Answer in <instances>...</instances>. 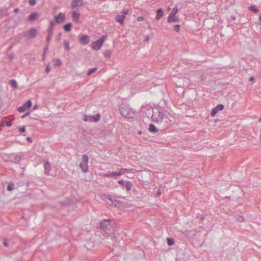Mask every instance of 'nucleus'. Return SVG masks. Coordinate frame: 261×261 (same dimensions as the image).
I'll return each mask as SVG.
<instances>
[{
    "label": "nucleus",
    "mask_w": 261,
    "mask_h": 261,
    "mask_svg": "<svg viewBox=\"0 0 261 261\" xmlns=\"http://www.w3.org/2000/svg\"><path fill=\"white\" fill-rule=\"evenodd\" d=\"M100 228L106 233L109 234V237L112 239L116 238V234L111 232L114 229L110 219L102 220L100 223Z\"/></svg>",
    "instance_id": "nucleus-1"
},
{
    "label": "nucleus",
    "mask_w": 261,
    "mask_h": 261,
    "mask_svg": "<svg viewBox=\"0 0 261 261\" xmlns=\"http://www.w3.org/2000/svg\"><path fill=\"white\" fill-rule=\"evenodd\" d=\"M89 161L88 156L86 154H84L82 156V162L80 164V168L81 169L83 173H86L88 171L89 167L88 163Z\"/></svg>",
    "instance_id": "nucleus-2"
},
{
    "label": "nucleus",
    "mask_w": 261,
    "mask_h": 261,
    "mask_svg": "<svg viewBox=\"0 0 261 261\" xmlns=\"http://www.w3.org/2000/svg\"><path fill=\"white\" fill-rule=\"evenodd\" d=\"M178 11V9L176 7L174 8L171 11L170 15L167 18V22L169 23L173 22H178L179 21V19L175 15Z\"/></svg>",
    "instance_id": "nucleus-3"
},
{
    "label": "nucleus",
    "mask_w": 261,
    "mask_h": 261,
    "mask_svg": "<svg viewBox=\"0 0 261 261\" xmlns=\"http://www.w3.org/2000/svg\"><path fill=\"white\" fill-rule=\"evenodd\" d=\"M22 35L27 39L34 38L37 35V30L35 28H31L28 31L23 32Z\"/></svg>",
    "instance_id": "nucleus-4"
},
{
    "label": "nucleus",
    "mask_w": 261,
    "mask_h": 261,
    "mask_svg": "<svg viewBox=\"0 0 261 261\" xmlns=\"http://www.w3.org/2000/svg\"><path fill=\"white\" fill-rule=\"evenodd\" d=\"M103 199L108 204L110 205L114 204L115 206H116L119 203V202L117 200L113 198L112 196L109 195H105Z\"/></svg>",
    "instance_id": "nucleus-5"
},
{
    "label": "nucleus",
    "mask_w": 261,
    "mask_h": 261,
    "mask_svg": "<svg viewBox=\"0 0 261 261\" xmlns=\"http://www.w3.org/2000/svg\"><path fill=\"white\" fill-rule=\"evenodd\" d=\"M100 115L99 114H97L93 116H89L85 115H84L83 120L84 121H90V122H97L99 120Z\"/></svg>",
    "instance_id": "nucleus-6"
},
{
    "label": "nucleus",
    "mask_w": 261,
    "mask_h": 261,
    "mask_svg": "<svg viewBox=\"0 0 261 261\" xmlns=\"http://www.w3.org/2000/svg\"><path fill=\"white\" fill-rule=\"evenodd\" d=\"M159 114L158 116L157 117L156 115L155 114V113L153 112V114L152 115V119L153 121L156 122H161L164 118H167L161 112H159Z\"/></svg>",
    "instance_id": "nucleus-7"
},
{
    "label": "nucleus",
    "mask_w": 261,
    "mask_h": 261,
    "mask_svg": "<svg viewBox=\"0 0 261 261\" xmlns=\"http://www.w3.org/2000/svg\"><path fill=\"white\" fill-rule=\"evenodd\" d=\"M55 24V22L53 21H50L49 22V25L48 29V35L46 38V42L48 43V44L49 43L50 40L51 38V36L53 34V28Z\"/></svg>",
    "instance_id": "nucleus-8"
},
{
    "label": "nucleus",
    "mask_w": 261,
    "mask_h": 261,
    "mask_svg": "<svg viewBox=\"0 0 261 261\" xmlns=\"http://www.w3.org/2000/svg\"><path fill=\"white\" fill-rule=\"evenodd\" d=\"M130 170L125 168H122L117 172H113L109 175L106 174L105 176L107 177H113L115 176H120L124 173L125 171H129Z\"/></svg>",
    "instance_id": "nucleus-9"
},
{
    "label": "nucleus",
    "mask_w": 261,
    "mask_h": 261,
    "mask_svg": "<svg viewBox=\"0 0 261 261\" xmlns=\"http://www.w3.org/2000/svg\"><path fill=\"white\" fill-rule=\"evenodd\" d=\"M32 106V102L30 100H28L25 103H23L22 106L19 107L17 110L19 112L22 113L26 110L29 109Z\"/></svg>",
    "instance_id": "nucleus-10"
},
{
    "label": "nucleus",
    "mask_w": 261,
    "mask_h": 261,
    "mask_svg": "<svg viewBox=\"0 0 261 261\" xmlns=\"http://www.w3.org/2000/svg\"><path fill=\"white\" fill-rule=\"evenodd\" d=\"M103 43V40H102V39H98L92 43V48L94 50H98L100 49Z\"/></svg>",
    "instance_id": "nucleus-11"
},
{
    "label": "nucleus",
    "mask_w": 261,
    "mask_h": 261,
    "mask_svg": "<svg viewBox=\"0 0 261 261\" xmlns=\"http://www.w3.org/2000/svg\"><path fill=\"white\" fill-rule=\"evenodd\" d=\"M65 14L60 12L57 15L55 16V21L57 23H61L65 20Z\"/></svg>",
    "instance_id": "nucleus-12"
},
{
    "label": "nucleus",
    "mask_w": 261,
    "mask_h": 261,
    "mask_svg": "<svg viewBox=\"0 0 261 261\" xmlns=\"http://www.w3.org/2000/svg\"><path fill=\"white\" fill-rule=\"evenodd\" d=\"M224 109V106L222 104L218 105L215 108H214L211 112V115L212 117H214L216 114L220 111Z\"/></svg>",
    "instance_id": "nucleus-13"
},
{
    "label": "nucleus",
    "mask_w": 261,
    "mask_h": 261,
    "mask_svg": "<svg viewBox=\"0 0 261 261\" xmlns=\"http://www.w3.org/2000/svg\"><path fill=\"white\" fill-rule=\"evenodd\" d=\"M71 8L74 9L79 6H83L84 3L83 0H72L71 2Z\"/></svg>",
    "instance_id": "nucleus-14"
},
{
    "label": "nucleus",
    "mask_w": 261,
    "mask_h": 261,
    "mask_svg": "<svg viewBox=\"0 0 261 261\" xmlns=\"http://www.w3.org/2000/svg\"><path fill=\"white\" fill-rule=\"evenodd\" d=\"M80 41L82 44H87L90 42V37L88 35H83L80 38Z\"/></svg>",
    "instance_id": "nucleus-15"
},
{
    "label": "nucleus",
    "mask_w": 261,
    "mask_h": 261,
    "mask_svg": "<svg viewBox=\"0 0 261 261\" xmlns=\"http://www.w3.org/2000/svg\"><path fill=\"white\" fill-rule=\"evenodd\" d=\"M118 183L125 187L127 191H130L132 189V184L130 182L126 181L125 182L123 180L121 179L118 181Z\"/></svg>",
    "instance_id": "nucleus-16"
},
{
    "label": "nucleus",
    "mask_w": 261,
    "mask_h": 261,
    "mask_svg": "<svg viewBox=\"0 0 261 261\" xmlns=\"http://www.w3.org/2000/svg\"><path fill=\"white\" fill-rule=\"evenodd\" d=\"M44 173L46 175L49 174V172L51 169L50 163L46 161L44 164Z\"/></svg>",
    "instance_id": "nucleus-17"
},
{
    "label": "nucleus",
    "mask_w": 261,
    "mask_h": 261,
    "mask_svg": "<svg viewBox=\"0 0 261 261\" xmlns=\"http://www.w3.org/2000/svg\"><path fill=\"white\" fill-rule=\"evenodd\" d=\"M120 113L122 114V116L125 117H131L130 113H128L127 111V109L124 108H122L120 110Z\"/></svg>",
    "instance_id": "nucleus-18"
},
{
    "label": "nucleus",
    "mask_w": 261,
    "mask_h": 261,
    "mask_svg": "<svg viewBox=\"0 0 261 261\" xmlns=\"http://www.w3.org/2000/svg\"><path fill=\"white\" fill-rule=\"evenodd\" d=\"M38 16L39 15L36 13H33L29 16L28 20L30 21H34L38 17Z\"/></svg>",
    "instance_id": "nucleus-19"
},
{
    "label": "nucleus",
    "mask_w": 261,
    "mask_h": 261,
    "mask_svg": "<svg viewBox=\"0 0 261 261\" xmlns=\"http://www.w3.org/2000/svg\"><path fill=\"white\" fill-rule=\"evenodd\" d=\"M80 14L79 12L74 11L72 14V17L74 21L77 22L79 20Z\"/></svg>",
    "instance_id": "nucleus-20"
},
{
    "label": "nucleus",
    "mask_w": 261,
    "mask_h": 261,
    "mask_svg": "<svg viewBox=\"0 0 261 261\" xmlns=\"http://www.w3.org/2000/svg\"><path fill=\"white\" fill-rule=\"evenodd\" d=\"M124 18H125L124 15H117L115 17L116 20L117 21L119 22L120 24L123 23Z\"/></svg>",
    "instance_id": "nucleus-21"
},
{
    "label": "nucleus",
    "mask_w": 261,
    "mask_h": 261,
    "mask_svg": "<svg viewBox=\"0 0 261 261\" xmlns=\"http://www.w3.org/2000/svg\"><path fill=\"white\" fill-rule=\"evenodd\" d=\"M163 10L162 8H160L156 12V19L157 20L160 19L163 15Z\"/></svg>",
    "instance_id": "nucleus-22"
},
{
    "label": "nucleus",
    "mask_w": 261,
    "mask_h": 261,
    "mask_svg": "<svg viewBox=\"0 0 261 261\" xmlns=\"http://www.w3.org/2000/svg\"><path fill=\"white\" fill-rule=\"evenodd\" d=\"M149 130L152 133H157L158 132V129L155 127L154 125L153 124H150L149 125Z\"/></svg>",
    "instance_id": "nucleus-23"
},
{
    "label": "nucleus",
    "mask_w": 261,
    "mask_h": 261,
    "mask_svg": "<svg viewBox=\"0 0 261 261\" xmlns=\"http://www.w3.org/2000/svg\"><path fill=\"white\" fill-rule=\"evenodd\" d=\"M72 23L69 22L67 23L64 25V29L66 32H69L71 30L72 27Z\"/></svg>",
    "instance_id": "nucleus-24"
},
{
    "label": "nucleus",
    "mask_w": 261,
    "mask_h": 261,
    "mask_svg": "<svg viewBox=\"0 0 261 261\" xmlns=\"http://www.w3.org/2000/svg\"><path fill=\"white\" fill-rule=\"evenodd\" d=\"M10 84L11 85V87L14 89H16L18 87L17 83L15 80H11L10 82Z\"/></svg>",
    "instance_id": "nucleus-25"
},
{
    "label": "nucleus",
    "mask_w": 261,
    "mask_h": 261,
    "mask_svg": "<svg viewBox=\"0 0 261 261\" xmlns=\"http://www.w3.org/2000/svg\"><path fill=\"white\" fill-rule=\"evenodd\" d=\"M14 187H15L14 184L13 182H10L9 183V184L7 186V190L9 191H11L14 189Z\"/></svg>",
    "instance_id": "nucleus-26"
},
{
    "label": "nucleus",
    "mask_w": 261,
    "mask_h": 261,
    "mask_svg": "<svg viewBox=\"0 0 261 261\" xmlns=\"http://www.w3.org/2000/svg\"><path fill=\"white\" fill-rule=\"evenodd\" d=\"M13 162L15 163H18L20 161V156L18 155H15L14 156L13 159H12Z\"/></svg>",
    "instance_id": "nucleus-27"
},
{
    "label": "nucleus",
    "mask_w": 261,
    "mask_h": 261,
    "mask_svg": "<svg viewBox=\"0 0 261 261\" xmlns=\"http://www.w3.org/2000/svg\"><path fill=\"white\" fill-rule=\"evenodd\" d=\"M97 70V68H96V67L93 68L89 70V71L87 73V75L88 76H90L92 74L95 73Z\"/></svg>",
    "instance_id": "nucleus-28"
},
{
    "label": "nucleus",
    "mask_w": 261,
    "mask_h": 261,
    "mask_svg": "<svg viewBox=\"0 0 261 261\" xmlns=\"http://www.w3.org/2000/svg\"><path fill=\"white\" fill-rule=\"evenodd\" d=\"M167 244L169 246H172L174 244V240L172 238H168L167 239Z\"/></svg>",
    "instance_id": "nucleus-29"
},
{
    "label": "nucleus",
    "mask_w": 261,
    "mask_h": 261,
    "mask_svg": "<svg viewBox=\"0 0 261 261\" xmlns=\"http://www.w3.org/2000/svg\"><path fill=\"white\" fill-rule=\"evenodd\" d=\"M250 9L252 11H253V12H255V13L259 12L258 9L256 8V7L255 6H254V5H252V6H250Z\"/></svg>",
    "instance_id": "nucleus-30"
},
{
    "label": "nucleus",
    "mask_w": 261,
    "mask_h": 261,
    "mask_svg": "<svg viewBox=\"0 0 261 261\" xmlns=\"http://www.w3.org/2000/svg\"><path fill=\"white\" fill-rule=\"evenodd\" d=\"M112 52L111 50H107L105 52V56L106 58H110L112 55Z\"/></svg>",
    "instance_id": "nucleus-31"
},
{
    "label": "nucleus",
    "mask_w": 261,
    "mask_h": 261,
    "mask_svg": "<svg viewBox=\"0 0 261 261\" xmlns=\"http://www.w3.org/2000/svg\"><path fill=\"white\" fill-rule=\"evenodd\" d=\"M64 47L66 50L69 49V43L68 41H64Z\"/></svg>",
    "instance_id": "nucleus-32"
},
{
    "label": "nucleus",
    "mask_w": 261,
    "mask_h": 261,
    "mask_svg": "<svg viewBox=\"0 0 261 261\" xmlns=\"http://www.w3.org/2000/svg\"><path fill=\"white\" fill-rule=\"evenodd\" d=\"M61 61L59 59H57L55 61V63H54V66H59L60 65H61Z\"/></svg>",
    "instance_id": "nucleus-33"
},
{
    "label": "nucleus",
    "mask_w": 261,
    "mask_h": 261,
    "mask_svg": "<svg viewBox=\"0 0 261 261\" xmlns=\"http://www.w3.org/2000/svg\"><path fill=\"white\" fill-rule=\"evenodd\" d=\"M174 30L175 32H178L180 30V25L178 24H176L174 26Z\"/></svg>",
    "instance_id": "nucleus-34"
},
{
    "label": "nucleus",
    "mask_w": 261,
    "mask_h": 261,
    "mask_svg": "<svg viewBox=\"0 0 261 261\" xmlns=\"http://www.w3.org/2000/svg\"><path fill=\"white\" fill-rule=\"evenodd\" d=\"M36 0H29V4L31 6H34L36 4Z\"/></svg>",
    "instance_id": "nucleus-35"
},
{
    "label": "nucleus",
    "mask_w": 261,
    "mask_h": 261,
    "mask_svg": "<svg viewBox=\"0 0 261 261\" xmlns=\"http://www.w3.org/2000/svg\"><path fill=\"white\" fill-rule=\"evenodd\" d=\"M236 219L238 221L242 222L243 220V218L241 216H238L236 217Z\"/></svg>",
    "instance_id": "nucleus-36"
},
{
    "label": "nucleus",
    "mask_w": 261,
    "mask_h": 261,
    "mask_svg": "<svg viewBox=\"0 0 261 261\" xmlns=\"http://www.w3.org/2000/svg\"><path fill=\"white\" fill-rule=\"evenodd\" d=\"M61 35H62V34L61 33H59L58 34V36L56 38V41H60L61 40Z\"/></svg>",
    "instance_id": "nucleus-37"
},
{
    "label": "nucleus",
    "mask_w": 261,
    "mask_h": 261,
    "mask_svg": "<svg viewBox=\"0 0 261 261\" xmlns=\"http://www.w3.org/2000/svg\"><path fill=\"white\" fill-rule=\"evenodd\" d=\"M8 57L9 59H10V60H12V59H14V54H10V55H9L8 56Z\"/></svg>",
    "instance_id": "nucleus-38"
},
{
    "label": "nucleus",
    "mask_w": 261,
    "mask_h": 261,
    "mask_svg": "<svg viewBox=\"0 0 261 261\" xmlns=\"http://www.w3.org/2000/svg\"><path fill=\"white\" fill-rule=\"evenodd\" d=\"M161 187L160 186V187L158 189V192H157V195L158 196H160L161 195V194H162V192H161Z\"/></svg>",
    "instance_id": "nucleus-39"
},
{
    "label": "nucleus",
    "mask_w": 261,
    "mask_h": 261,
    "mask_svg": "<svg viewBox=\"0 0 261 261\" xmlns=\"http://www.w3.org/2000/svg\"><path fill=\"white\" fill-rule=\"evenodd\" d=\"M30 112L26 113L25 114H24V115H23L21 116V118L23 119V118H25L27 116H29L30 115Z\"/></svg>",
    "instance_id": "nucleus-40"
},
{
    "label": "nucleus",
    "mask_w": 261,
    "mask_h": 261,
    "mask_svg": "<svg viewBox=\"0 0 261 261\" xmlns=\"http://www.w3.org/2000/svg\"><path fill=\"white\" fill-rule=\"evenodd\" d=\"M46 43H47V44H46V45L44 48L43 56H44V54H45V53L46 52V51L48 49V45L49 44H48L47 42H46Z\"/></svg>",
    "instance_id": "nucleus-41"
},
{
    "label": "nucleus",
    "mask_w": 261,
    "mask_h": 261,
    "mask_svg": "<svg viewBox=\"0 0 261 261\" xmlns=\"http://www.w3.org/2000/svg\"><path fill=\"white\" fill-rule=\"evenodd\" d=\"M19 131L21 133H24L25 131V128L24 126H22L19 128Z\"/></svg>",
    "instance_id": "nucleus-42"
},
{
    "label": "nucleus",
    "mask_w": 261,
    "mask_h": 261,
    "mask_svg": "<svg viewBox=\"0 0 261 261\" xmlns=\"http://www.w3.org/2000/svg\"><path fill=\"white\" fill-rule=\"evenodd\" d=\"M50 70V68H49V65H47L45 69V72L46 73H48Z\"/></svg>",
    "instance_id": "nucleus-43"
},
{
    "label": "nucleus",
    "mask_w": 261,
    "mask_h": 261,
    "mask_svg": "<svg viewBox=\"0 0 261 261\" xmlns=\"http://www.w3.org/2000/svg\"><path fill=\"white\" fill-rule=\"evenodd\" d=\"M122 13H123V15H124V16H125V15H127L128 14V10H123L122 11Z\"/></svg>",
    "instance_id": "nucleus-44"
},
{
    "label": "nucleus",
    "mask_w": 261,
    "mask_h": 261,
    "mask_svg": "<svg viewBox=\"0 0 261 261\" xmlns=\"http://www.w3.org/2000/svg\"><path fill=\"white\" fill-rule=\"evenodd\" d=\"M27 140L29 142H30V143L32 142V140L31 138H30V137H27Z\"/></svg>",
    "instance_id": "nucleus-45"
},
{
    "label": "nucleus",
    "mask_w": 261,
    "mask_h": 261,
    "mask_svg": "<svg viewBox=\"0 0 261 261\" xmlns=\"http://www.w3.org/2000/svg\"><path fill=\"white\" fill-rule=\"evenodd\" d=\"M12 124V122H11V121H9V122H8L7 123V126H11Z\"/></svg>",
    "instance_id": "nucleus-46"
},
{
    "label": "nucleus",
    "mask_w": 261,
    "mask_h": 261,
    "mask_svg": "<svg viewBox=\"0 0 261 261\" xmlns=\"http://www.w3.org/2000/svg\"><path fill=\"white\" fill-rule=\"evenodd\" d=\"M149 39H150V38H149V36H147L146 37L145 39V41H149Z\"/></svg>",
    "instance_id": "nucleus-47"
},
{
    "label": "nucleus",
    "mask_w": 261,
    "mask_h": 261,
    "mask_svg": "<svg viewBox=\"0 0 261 261\" xmlns=\"http://www.w3.org/2000/svg\"><path fill=\"white\" fill-rule=\"evenodd\" d=\"M19 11V9L16 8L14 10V12L15 13H17Z\"/></svg>",
    "instance_id": "nucleus-48"
},
{
    "label": "nucleus",
    "mask_w": 261,
    "mask_h": 261,
    "mask_svg": "<svg viewBox=\"0 0 261 261\" xmlns=\"http://www.w3.org/2000/svg\"><path fill=\"white\" fill-rule=\"evenodd\" d=\"M137 19H138V21H140V20H143V17H139L137 18Z\"/></svg>",
    "instance_id": "nucleus-49"
},
{
    "label": "nucleus",
    "mask_w": 261,
    "mask_h": 261,
    "mask_svg": "<svg viewBox=\"0 0 261 261\" xmlns=\"http://www.w3.org/2000/svg\"><path fill=\"white\" fill-rule=\"evenodd\" d=\"M4 246H5L7 247V246H8V243L7 242H5H5H4Z\"/></svg>",
    "instance_id": "nucleus-50"
},
{
    "label": "nucleus",
    "mask_w": 261,
    "mask_h": 261,
    "mask_svg": "<svg viewBox=\"0 0 261 261\" xmlns=\"http://www.w3.org/2000/svg\"><path fill=\"white\" fill-rule=\"evenodd\" d=\"M14 45V43H13L11 45V46H10V47L8 48V50H9Z\"/></svg>",
    "instance_id": "nucleus-51"
},
{
    "label": "nucleus",
    "mask_w": 261,
    "mask_h": 261,
    "mask_svg": "<svg viewBox=\"0 0 261 261\" xmlns=\"http://www.w3.org/2000/svg\"><path fill=\"white\" fill-rule=\"evenodd\" d=\"M38 108V106L37 105H35L34 106V108H33V109L34 110H35L36 109H37Z\"/></svg>",
    "instance_id": "nucleus-52"
},
{
    "label": "nucleus",
    "mask_w": 261,
    "mask_h": 261,
    "mask_svg": "<svg viewBox=\"0 0 261 261\" xmlns=\"http://www.w3.org/2000/svg\"><path fill=\"white\" fill-rule=\"evenodd\" d=\"M105 36H102L100 39H102L103 41L105 40Z\"/></svg>",
    "instance_id": "nucleus-53"
},
{
    "label": "nucleus",
    "mask_w": 261,
    "mask_h": 261,
    "mask_svg": "<svg viewBox=\"0 0 261 261\" xmlns=\"http://www.w3.org/2000/svg\"><path fill=\"white\" fill-rule=\"evenodd\" d=\"M253 80H254L253 77H250V81H253Z\"/></svg>",
    "instance_id": "nucleus-54"
},
{
    "label": "nucleus",
    "mask_w": 261,
    "mask_h": 261,
    "mask_svg": "<svg viewBox=\"0 0 261 261\" xmlns=\"http://www.w3.org/2000/svg\"><path fill=\"white\" fill-rule=\"evenodd\" d=\"M259 20L261 21V15L259 16Z\"/></svg>",
    "instance_id": "nucleus-55"
},
{
    "label": "nucleus",
    "mask_w": 261,
    "mask_h": 261,
    "mask_svg": "<svg viewBox=\"0 0 261 261\" xmlns=\"http://www.w3.org/2000/svg\"><path fill=\"white\" fill-rule=\"evenodd\" d=\"M139 134H141L142 133L141 131H139V133H138Z\"/></svg>",
    "instance_id": "nucleus-56"
},
{
    "label": "nucleus",
    "mask_w": 261,
    "mask_h": 261,
    "mask_svg": "<svg viewBox=\"0 0 261 261\" xmlns=\"http://www.w3.org/2000/svg\"><path fill=\"white\" fill-rule=\"evenodd\" d=\"M259 121L261 122V117L259 118Z\"/></svg>",
    "instance_id": "nucleus-57"
}]
</instances>
